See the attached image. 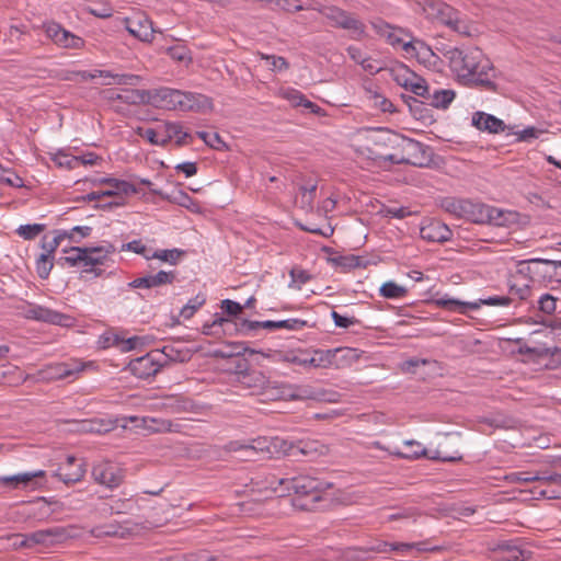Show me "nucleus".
Here are the masks:
<instances>
[{
  "instance_id": "1",
  "label": "nucleus",
  "mask_w": 561,
  "mask_h": 561,
  "mask_svg": "<svg viewBox=\"0 0 561 561\" xmlns=\"http://www.w3.org/2000/svg\"><path fill=\"white\" fill-rule=\"evenodd\" d=\"M369 152L375 159L394 164L427 167L431 162V148L415 139L392 130H380L371 140Z\"/></svg>"
},
{
  "instance_id": "2",
  "label": "nucleus",
  "mask_w": 561,
  "mask_h": 561,
  "mask_svg": "<svg viewBox=\"0 0 561 561\" xmlns=\"http://www.w3.org/2000/svg\"><path fill=\"white\" fill-rule=\"evenodd\" d=\"M449 67L466 85L481 87L488 91H496L492 80L494 68L490 59L480 48H450L444 53Z\"/></svg>"
},
{
  "instance_id": "3",
  "label": "nucleus",
  "mask_w": 561,
  "mask_h": 561,
  "mask_svg": "<svg viewBox=\"0 0 561 561\" xmlns=\"http://www.w3.org/2000/svg\"><path fill=\"white\" fill-rule=\"evenodd\" d=\"M279 485H286L297 497L294 505L302 511H313L322 501V493L332 488V483L322 481L308 474H300L294 478L278 479Z\"/></svg>"
},
{
  "instance_id": "4",
  "label": "nucleus",
  "mask_w": 561,
  "mask_h": 561,
  "mask_svg": "<svg viewBox=\"0 0 561 561\" xmlns=\"http://www.w3.org/2000/svg\"><path fill=\"white\" fill-rule=\"evenodd\" d=\"M65 252L68 255L58 259L59 265L82 266V273L100 276L103 271L96 266L104 263L107 254L115 252V247L111 243L101 247H72Z\"/></svg>"
},
{
  "instance_id": "5",
  "label": "nucleus",
  "mask_w": 561,
  "mask_h": 561,
  "mask_svg": "<svg viewBox=\"0 0 561 561\" xmlns=\"http://www.w3.org/2000/svg\"><path fill=\"white\" fill-rule=\"evenodd\" d=\"M319 12L327 18L333 27L352 32V37L360 39L365 36V24L353 14L334 5L322 7Z\"/></svg>"
},
{
  "instance_id": "6",
  "label": "nucleus",
  "mask_w": 561,
  "mask_h": 561,
  "mask_svg": "<svg viewBox=\"0 0 561 561\" xmlns=\"http://www.w3.org/2000/svg\"><path fill=\"white\" fill-rule=\"evenodd\" d=\"M463 218L474 224H491L495 226H504L507 221L503 210L482 203L467 201L465 204Z\"/></svg>"
},
{
  "instance_id": "7",
  "label": "nucleus",
  "mask_w": 561,
  "mask_h": 561,
  "mask_svg": "<svg viewBox=\"0 0 561 561\" xmlns=\"http://www.w3.org/2000/svg\"><path fill=\"white\" fill-rule=\"evenodd\" d=\"M274 448L285 456L293 458L307 457L312 459L323 454L324 446L319 440L314 439L288 442L275 438Z\"/></svg>"
},
{
  "instance_id": "8",
  "label": "nucleus",
  "mask_w": 561,
  "mask_h": 561,
  "mask_svg": "<svg viewBox=\"0 0 561 561\" xmlns=\"http://www.w3.org/2000/svg\"><path fill=\"white\" fill-rule=\"evenodd\" d=\"M43 30L46 36L60 48L82 49L84 47L85 42L83 38L64 28L57 22H45Z\"/></svg>"
},
{
  "instance_id": "9",
  "label": "nucleus",
  "mask_w": 561,
  "mask_h": 561,
  "mask_svg": "<svg viewBox=\"0 0 561 561\" xmlns=\"http://www.w3.org/2000/svg\"><path fill=\"white\" fill-rule=\"evenodd\" d=\"M19 314L25 319L42 321L50 324L68 325L69 316L49 308L27 302L18 308Z\"/></svg>"
},
{
  "instance_id": "10",
  "label": "nucleus",
  "mask_w": 561,
  "mask_h": 561,
  "mask_svg": "<svg viewBox=\"0 0 561 561\" xmlns=\"http://www.w3.org/2000/svg\"><path fill=\"white\" fill-rule=\"evenodd\" d=\"M92 477L96 483L115 489L123 483L125 471L114 462L101 461L92 467Z\"/></svg>"
},
{
  "instance_id": "11",
  "label": "nucleus",
  "mask_w": 561,
  "mask_h": 561,
  "mask_svg": "<svg viewBox=\"0 0 561 561\" xmlns=\"http://www.w3.org/2000/svg\"><path fill=\"white\" fill-rule=\"evenodd\" d=\"M392 78L399 85L411 91L417 96L423 98V95H426L428 92L426 80L417 76L404 65H400L398 68L392 70Z\"/></svg>"
},
{
  "instance_id": "12",
  "label": "nucleus",
  "mask_w": 561,
  "mask_h": 561,
  "mask_svg": "<svg viewBox=\"0 0 561 561\" xmlns=\"http://www.w3.org/2000/svg\"><path fill=\"white\" fill-rule=\"evenodd\" d=\"M100 184H107L111 186L110 190L102 192L103 196L112 197L116 196L117 198L111 201L108 203H103L98 205V207L103 209H111L113 207L122 206L124 204L123 198L119 196L121 194L129 195L137 193L136 187L127 181L117 180L114 178H102L98 180Z\"/></svg>"
},
{
  "instance_id": "13",
  "label": "nucleus",
  "mask_w": 561,
  "mask_h": 561,
  "mask_svg": "<svg viewBox=\"0 0 561 561\" xmlns=\"http://www.w3.org/2000/svg\"><path fill=\"white\" fill-rule=\"evenodd\" d=\"M510 302L511 299L508 297L499 296L481 299L474 302H465L453 298H440L436 300L437 306L449 311H459L460 313H466L467 309L477 310L481 305L507 306Z\"/></svg>"
},
{
  "instance_id": "14",
  "label": "nucleus",
  "mask_w": 561,
  "mask_h": 561,
  "mask_svg": "<svg viewBox=\"0 0 561 561\" xmlns=\"http://www.w3.org/2000/svg\"><path fill=\"white\" fill-rule=\"evenodd\" d=\"M178 277L176 271H159L156 274H147L128 283L130 288L152 289L164 285H172Z\"/></svg>"
},
{
  "instance_id": "15",
  "label": "nucleus",
  "mask_w": 561,
  "mask_h": 561,
  "mask_svg": "<svg viewBox=\"0 0 561 561\" xmlns=\"http://www.w3.org/2000/svg\"><path fill=\"white\" fill-rule=\"evenodd\" d=\"M154 353H148L138 358L131 359L128 364L129 370L134 376L140 379H147L157 375L162 365L156 358Z\"/></svg>"
},
{
  "instance_id": "16",
  "label": "nucleus",
  "mask_w": 561,
  "mask_h": 561,
  "mask_svg": "<svg viewBox=\"0 0 561 561\" xmlns=\"http://www.w3.org/2000/svg\"><path fill=\"white\" fill-rule=\"evenodd\" d=\"M69 538L66 528L55 526L46 529H39L30 534V541L35 546L50 547L60 543Z\"/></svg>"
},
{
  "instance_id": "17",
  "label": "nucleus",
  "mask_w": 561,
  "mask_h": 561,
  "mask_svg": "<svg viewBox=\"0 0 561 561\" xmlns=\"http://www.w3.org/2000/svg\"><path fill=\"white\" fill-rule=\"evenodd\" d=\"M44 477H45L44 470L18 473L14 476H3V477H0V484L3 486H8L10 489H26V488L35 489L37 486V482L35 481V479L44 478Z\"/></svg>"
},
{
  "instance_id": "18",
  "label": "nucleus",
  "mask_w": 561,
  "mask_h": 561,
  "mask_svg": "<svg viewBox=\"0 0 561 561\" xmlns=\"http://www.w3.org/2000/svg\"><path fill=\"white\" fill-rule=\"evenodd\" d=\"M421 238L430 242L443 243L451 239L453 232L442 221L431 220L420 229Z\"/></svg>"
},
{
  "instance_id": "19",
  "label": "nucleus",
  "mask_w": 561,
  "mask_h": 561,
  "mask_svg": "<svg viewBox=\"0 0 561 561\" xmlns=\"http://www.w3.org/2000/svg\"><path fill=\"white\" fill-rule=\"evenodd\" d=\"M125 23L126 30L134 37L142 42H151L153 39L154 30L152 27V22L146 16L126 19Z\"/></svg>"
},
{
  "instance_id": "20",
  "label": "nucleus",
  "mask_w": 561,
  "mask_h": 561,
  "mask_svg": "<svg viewBox=\"0 0 561 561\" xmlns=\"http://www.w3.org/2000/svg\"><path fill=\"white\" fill-rule=\"evenodd\" d=\"M162 129L163 147L167 146L172 138H175V146L183 147L192 142L193 136L183 131V126L180 123L167 122L160 125Z\"/></svg>"
},
{
  "instance_id": "21",
  "label": "nucleus",
  "mask_w": 561,
  "mask_h": 561,
  "mask_svg": "<svg viewBox=\"0 0 561 561\" xmlns=\"http://www.w3.org/2000/svg\"><path fill=\"white\" fill-rule=\"evenodd\" d=\"M472 125L479 130L490 134H499L506 130V125L502 119L484 112H476L473 114Z\"/></svg>"
},
{
  "instance_id": "22",
  "label": "nucleus",
  "mask_w": 561,
  "mask_h": 561,
  "mask_svg": "<svg viewBox=\"0 0 561 561\" xmlns=\"http://www.w3.org/2000/svg\"><path fill=\"white\" fill-rule=\"evenodd\" d=\"M495 551L499 554L493 561H528L531 556L530 551L520 549L507 541L499 543Z\"/></svg>"
},
{
  "instance_id": "23",
  "label": "nucleus",
  "mask_w": 561,
  "mask_h": 561,
  "mask_svg": "<svg viewBox=\"0 0 561 561\" xmlns=\"http://www.w3.org/2000/svg\"><path fill=\"white\" fill-rule=\"evenodd\" d=\"M182 96L181 111L204 112L213 107L211 100L204 94L182 91Z\"/></svg>"
},
{
  "instance_id": "24",
  "label": "nucleus",
  "mask_w": 561,
  "mask_h": 561,
  "mask_svg": "<svg viewBox=\"0 0 561 561\" xmlns=\"http://www.w3.org/2000/svg\"><path fill=\"white\" fill-rule=\"evenodd\" d=\"M427 11L428 14L437 19L446 26L453 22L454 18L458 13V10L439 0H433L428 2Z\"/></svg>"
},
{
  "instance_id": "25",
  "label": "nucleus",
  "mask_w": 561,
  "mask_h": 561,
  "mask_svg": "<svg viewBox=\"0 0 561 561\" xmlns=\"http://www.w3.org/2000/svg\"><path fill=\"white\" fill-rule=\"evenodd\" d=\"M456 93L450 89H435L431 91L428 88V92L426 95H423L425 102L436 108H447L449 104L454 101Z\"/></svg>"
},
{
  "instance_id": "26",
  "label": "nucleus",
  "mask_w": 561,
  "mask_h": 561,
  "mask_svg": "<svg viewBox=\"0 0 561 561\" xmlns=\"http://www.w3.org/2000/svg\"><path fill=\"white\" fill-rule=\"evenodd\" d=\"M182 91L161 88L156 91V99L169 110H182Z\"/></svg>"
},
{
  "instance_id": "27",
  "label": "nucleus",
  "mask_w": 561,
  "mask_h": 561,
  "mask_svg": "<svg viewBox=\"0 0 561 561\" xmlns=\"http://www.w3.org/2000/svg\"><path fill=\"white\" fill-rule=\"evenodd\" d=\"M142 426L150 433L180 432V424L165 419L144 417Z\"/></svg>"
},
{
  "instance_id": "28",
  "label": "nucleus",
  "mask_w": 561,
  "mask_h": 561,
  "mask_svg": "<svg viewBox=\"0 0 561 561\" xmlns=\"http://www.w3.org/2000/svg\"><path fill=\"white\" fill-rule=\"evenodd\" d=\"M331 262L342 268L343 272H348L357 267H366L368 261L364 256L354 254L339 255L331 259Z\"/></svg>"
},
{
  "instance_id": "29",
  "label": "nucleus",
  "mask_w": 561,
  "mask_h": 561,
  "mask_svg": "<svg viewBox=\"0 0 561 561\" xmlns=\"http://www.w3.org/2000/svg\"><path fill=\"white\" fill-rule=\"evenodd\" d=\"M393 455L402 459H417L421 457L428 458V451L421 446L419 442H404V449H397Z\"/></svg>"
},
{
  "instance_id": "30",
  "label": "nucleus",
  "mask_w": 561,
  "mask_h": 561,
  "mask_svg": "<svg viewBox=\"0 0 561 561\" xmlns=\"http://www.w3.org/2000/svg\"><path fill=\"white\" fill-rule=\"evenodd\" d=\"M84 473V463H78L72 470H67L66 467H59L54 476L58 477L65 484L69 485L81 481Z\"/></svg>"
},
{
  "instance_id": "31",
  "label": "nucleus",
  "mask_w": 561,
  "mask_h": 561,
  "mask_svg": "<svg viewBox=\"0 0 561 561\" xmlns=\"http://www.w3.org/2000/svg\"><path fill=\"white\" fill-rule=\"evenodd\" d=\"M306 325H307V321L297 319V318H291V319L279 320V321L266 320L263 323V329H266V330L285 329V330H289V331H299V330L304 329Z\"/></svg>"
},
{
  "instance_id": "32",
  "label": "nucleus",
  "mask_w": 561,
  "mask_h": 561,
  "mask_svg": "<svg viewBox=\"0 0 561 561\" xmlns=\"http://www.w3.org/2000/svg\"><path fill=\"white\" fill-rule=\"evenodd\" d=\"M237 381L245 388L260 389L266 383V377L259 370L249 369L245 374L239 376Z\"/></svg>"
},
{
  "instance_id": "33",
  "label": "nucleus",
  "mask_w": 561,
  "mask_h": 561,
  "mask_svg": "<svg viewBox=\"0 0 561 561\" xmlns=\"http://www.w3.org/2000/svg\"><path fill=\"white\" fill-rule=\"evenodd\" d=\"M402 48L408 54H413L419 59L424 61L427 60L431 56H434L431 47L420 39L403 43Z\"/></svg>"
},
{
  "instance_id": "34",
  "label": "nucleus",
  "mask_w": 561,
  "mask_h": 561,
  "mask_svg": "<svg viewBox=\"0 0 561 561\" xmlns=\"http://www.w3.org/2000/svg\"><path fill=\"white\" fill-rule=\"evenodd\" d=\"M291 399L295 400H317L325 401L327 392L323 390H314L309 386L297 387L296 390L290 394Z\"/></svg>"
},
{
  "instance_id": "35",
  "label": "nucleus",
  "mask_w": 561,
  "mask_h": 561,
  "mask_svg": "<svg viewBox=\"0 0 561 561\" xmlns=\"http://www.w3.org/2000/svg\"><path fill=\"white\" fill-rule=\"evenodd\" d=\"M225 449L230 453H239L242 460H255L259 456L255 447L250 444H243L239 440L230 442L226 445Z\"/></svg>"
},
{
  "instance_id": "36",
  "label": "nucleus",
  "mask_w": 561,
  "mask_h": 561,
  "mask_svg": "<svg viewBox=\"0 0 561 561\" xmlns=\"http://www.w3.org/2000/svg\"><path fill=\"white\" fill-rule=\"evenodd\" d=\"M185 254L183 250L170 249V250H156L150 255H145L146 260L158 259L167 262L171 265H176L180 259Z\"/></svg>"
},
{
  "instance_id": "37",
  "label": "nucleus",
  "mask_w": 561,
  "mask_h": 561,
  "mask_svg": "<svg viewBox=\"0 0 561 561\" xmlns=\"http://www.w3.org/2000/svg\"><path fill=\"white\" fill-rule=\"evenodd\" d=\"M467 201L468 199H458V198H455V197H445L442 203H440V206L442 208L451 214V215H455L456 217H459V218H463L465 216V213H466V209H465V204H467Z\"/></svg>"
},
{
  "instance_id": "38",
  "label": "nucleus",
  "mask_w": 561,
  "mask_h": 561,
  "mask_svg": "<svg viewBox=\"0 0 561 561\" xmlns=\"http://www.w3.org/2000/svg\"><path fill=\"white\" fill-rule=\"evenodd\" d=\"M336 352L334 350H314L313 356L317 363V368H328L331 366H337L336 364Z\"/></svg>"
},
{
  "instance_id": "39",
  "label": "nucleus",
  "mask_w": 561,
  "mask_h": 561,
  "mask_svg": "<svg viewBox=\"0 0 561 561\" xmlns=\"http://www.w3.org/2000/svg\"><path fill=\"white\" fill-rule=\"evenodd\" d=\"M248 348L239 343H229L222 348L215 350L213 355L216 358H238L240 357Z\"/></svg>"
},
{
  "instance_id": "40",
  "label": "nucleus",
  "mask_w": 561,
  "mask_h": 561,
  "mask_svg": "<svg viewBox=\"0 0 561 561\" xmlns=\"http://www.w3.org/2000/svg\"><path fill=\"white\" fill-rule=\"evenodd\" d=\"M380 295L388 299H399L408 294V289L394 282H387L380 287Z\"/></svg>"
},
{
  "instance_id": "41",
  "label": "nucleus",
  "mask_w": 561,
  "mask_h": 561,
  "mask_svg": "<svg viewBox=\"0 0 561 561\" xmlns=\"http://www.w3.org/2000/svg\"><path fill=\"white\" fill-rule=\"evenodd\" d=\"M36 273L39 278L47 279L54 266V255L42 253L35 263Z\"/></svg>"
},
{
  "instance_id": "42",
  "label": "nucleus",
  "mask_w": 561,
  "mask_h": 561,
  "mask_svg": "<svg viewBox=\"0 0 561 561\" xmlns=\"http://www.w3.org/2000/svg\"><path fill=\"white\" fill-rule=\"evenodd\" d=\"M334 351H337L336 352V364H337L336 367H340L341 365L342 366L352 365L359 358L357 350H355V348L337 347V348H334Z\"/></svg>"
},
{
  "instance_id": "43",
  "label": "nucleus",
  "mask_w": 561,
  "mask_h": 561,
  "mask_svg": "<svg viewBox=\"0 0 561 561\" xmlns=\"http://www.w3.org/2000/svg\"><path fill=\"white\" fill-rule=\"evenodd\" d=\"M136 134L138 136H140L141 138H145L146 140H148L151 145L163 147L162 129L160 128V126H158V128H156V129L138 127L136 129Z\"/></svg>"
},
{
  "instance_id": "44",
  "label": "nucleus",
  "mask_w": 561,
  "mask_h": 561,
  "mask_svg": "<svg viewBox=\"0 0 561 561\" xmlns=\"http://www.w3.org/2000/svg\"><path fill=\"white\" fill-rule=\"evenodd\" d=\"M542 358H547L546 367L549 369L561 368V347H543Z\"/></svg>"
},
{
  "instance_id": "45",
  "label": "nucleus",
  "mask_w": 561,
  "mask_h": 561,
  "mask_svg": "<svg viewBox=\"0 0 561 561\" xmlns=\"http://www.w3.org/2000/svg\"><path fill=\"white\" fill-rule=\"evenodd\" d=\"M197 136L204 140V142L213 149L226 150L228 149L227 144L221 139L218 133L197 131Z\"/></svg>"
},
{
  "instance_id": "46",
  "label": "nucleus",
  "mask_w": 561,
  "mask_h": 561,
  "mask_svg": "<svg viewBox=\"0 0 561 561\" xmlns=\"http://www.w3.org/2000/svg\"><path fill=\"white\" fill-rule=\"evenodd\" d=\"M206 298L204 295L198 294L190 299L187 304L181 309L180 316L184 319H191L194 313L205 304Z\"/></svg>"
},
{
  "instance_id": "47",
  "label": "nucleus",
  "mask_w": 561,
  "mask_h": 561,
  "mask_svg": "<svg viewBox=\"0 0 561 561\" xmlns=\"http://www.w3.org/2000/svg\"><path fill=\"white\" fill-rule=\"evenodd\" d=\"M106 78L111 79V81L106 82V84H124V85H137L141 78L137 75L131 73H113L110 71V76Z\"/></svg>"
},
{
  "instance_id": "48",
  "label": "nucleus",
  "mask_w": 561,
  "mask_h": 561,
  "mask_svg": "<svg viewBox=\"0 0 561 561\" xmlns=\"http://www.w3.org/2000/svg\"><path fill=\"white\" fill-rule=\"evenodd\" d=\"M43 224L22 225L16 229V233L25 240H33L45 230Z\"/></svg>"
},
{
  "instance_id": "49",
  "label": "nucleus",
  "mask_w": 561,
  "mask_h": 561,
  "mask_svg": "<svg viewBox=\"0 0 561 561\" xmlns=\"http://www.w3.org/2000/svg\"><path fill=\"white\" fill-rule=\"evenodd\" d=\"M317 183H310L299 186L301 203L304 208L311 209L316 198Z\"/></svg>"
},
{
  "instance_id": "50",
  "label": "nucleus",
  "mask_w": 561,
  "mask_h": 561,
  "mask_svg": "<svg viewBox=\"0 0 561 561\" xmlns=\"http://www.w3.org/2000/svg\"><path fill=\"white\" fill-rule=\"evenodd\" d=\"M453 31L457 32L458 34L470 36L471 35V25L468 23V21L461 15V13L458 11L456 16L454 18L453 22L447 25Z\"/></svg>"
},
{
  "instance_id": "51",
  "label": "nucleus",
  "mask_w": 561,
  "mask_h": 561,
  "mask_svg": "<svg viewBox=\"0 0 561 561\" xmlns=\"http://www.w3.org/2000/svg\"><path fill=\"white\" fill-rule=\"evenodd\" d=\"M402 99L407 103V105L409 106L411 113L414 115L415 118H417V119L426 118L425 114L423 113L424 111H426L425 108H423L424 102L419 101L414 96L404 95V94H402Z\"/></svg>"
},
{
  "instance_id": "52",
  "label": "nucleus",
  "mask_w": 561,
  "mask_h": 561,
  "mask_svg": "<svg viewBox=\"0 0 561 561\" xmlns=\"http://www.w3.org/2000/svg\"><path fill=\"white\" fill-rule=\"evenodd\" d=\"M289 275L291 278L289 287H296L297 289H300L301 285L308 283L311 279V275L301 268H291Z\"/></svg>"
},
{
  "instance_id": "53",
  "label": "nucleus",
  "mask_w": 561,
  "mask_h": 561,
  "mask_svg": "<svg viewBox=\"0 0 561 561\" xmlns=\"http://www.w3.org/2000/svg\"><path fill=\"white\" fill-rule=\"evenodd\" d=\"M421 515L420 511L416 507H402L399 508L397 513H393L388 516L389 522L399 520V519H408L413 518L416 519Z\"/></svg>"
},
{
  "instance_id": "54",
  "label": "nucleus",
  "mask_w": 561,
  "mask_h": 561,
  "mask_svg": "<svg viewBox=\"0 0 561 561\" xmlns=\"http://www.w3.org/2000/svg\"><path fill=\"white\" fill-rule=\"evenodd\" d=\"M194 402L191 399L184 397L175 398L170 404V408L174 413L191 412L194 410Z\"/></svg>"
},
{
  "instance_id": "55",
  "label": "nucleus",
  "mask_w": 561,
  "mask_h": 561,
  "mask_svg": "<svg viewBox=\"0 0 561 561\" xmlns=\"http://www.w3.org/2000/svg\"><path fill=\"white\" fill-rule=\"evenodd\" d=\"M538 304L542 312L551 314L557 310L558 299L550 294H545L540 297Z\"/></svg>"
},
{
  "instance_id": "56",
  "label": "nucleus",
  "mask_w": 561,
  "mask_h": 561,
  "mask_svg": "<svg viewBox=\"0 0 561 561\" xmlns=\"http://www.w3.org/2000/svg\"><path fill=\"white\" fill-rule=\"evenodd\" d=\"M417 549L419 551H434L436 548H426L424 542L417 543H405V542H393L390 546L391 551H409L411 549Z\"/></svg>"
},
{
  "instance_id": "57",
  "label": "nucleus",
  "mask_w": 561,
  "mask_h": 561,
  "mask_svg": "<svg viewBox=\"0 0 561 561\" xmlns=\"http://www.w3.org/2000/svg\"><path fill=\"white\" fill-rule=\"evenodd\" d=\"M54 162L61 167L67 169H75L78 167V159L76 156H69L67 153L58 152L54 158Z\"/></svg>"
},
{
  "instance_id": "58",
  "label": "nucleus",
  "mask_w": 561,
  "mask_h": 561,
  "mask_svg": "<svg viewBox=\"0 0 561 561\" xmlns=\"http://www.w3.org/2000/svg\"><path fill=\"white\" fill-rule=\"evenodd\" d=\"M380 213H382L386 217L398 218V219H403V218L412 215V211H410L408 207H403V206H401V207L383 206L382 209L380 210Z\"/></svg>"
},
{
  "instance_id": "59",
  "label": "nucleus",
  "mask_w": 561,
  "mask_h": 561,
  "mask_svg": "<svg viewBox=\"0 0 561 561\" xmlns=\"http://www.w3.org/2000/svg\"><path fill=\"white\" fill-rule=\"evenodd\" d=\"M261 57L270 62L271 69L274 71H283L289 68V64L284 57L264 54Z\"/></svg>"
},
{
  "instance_id": "60",
  "label": "nucleus",
  "mask_w": 561,
  "mask_h": 561,
  "mask_svg": "<svg viewBox=\"0 0 561 561\" xmlns=\"http://www.w3.org/2000/svg\"><path fill=\"white\" fill-rule=\"evenodd\" d=\"M110 76V71L106 70H94L92 72L85 70H76V81L77 82H87L89 80H93L95 78H102Z\"/></svg>"
},
{
  "instance_id": "61",
  "label": "nucleus",
  "mask_w": 561,
  "mask_h": 561,
  "mask_svg": "<svg viewBox=\"0 0 561 561\" xmlns=\"http://www.w3.org/2000/svg\"><path fill=\"white\" fill-rule=\"evenodd\" d=\"M183 561H218V557L210 554L207 550H199L183 554Z\"/></svg>"
},
{
  "instance_id": "62",
  "label": "nucleus",
  "mask_w": 561,
  "mask_h": 561,
  "mask_svg": "<svg viewBox=\"0 0 561 561\" xmlns=\"http://www.w3.org/2000/svg\"><path fill=\"white\" fill-rule=\"evenodd\" d=\"M168 55L176 61H191L188 50L181 45L170 47L168 49Z\"/></svg>"
},
{
  "instance_id": "63",
  "label": "nucleus",
  "mask_w": 561,
  "mask_h": 561,
  "mask_svg": "<svg viewBox=\"0 0 561 561\" xmlns=\"http://www.w3.org/2000/svg\"><path fill=\"white\" fill-rule=\"evenodd\" d=\"M272 3L286 12H297L304 9L299 0H273Z\"/></svg>"
},
{
  "instance_id": "64",
  "label": "nucleus",
  "mask_w": 561,
  "mask_h": 561,
  "mask_svg": "<svg viewBox=\"0 0 561 561\" xmlns=\"http://www.w3.org/2000/svg\"><path fill=\"white\" fill-rule=\"evenodd\" d=\"M135 503L131 500H123L118 499L114 502V505L111 506V513L113 514H123L131 512Z\"/></svg>"
}]
</instances>
